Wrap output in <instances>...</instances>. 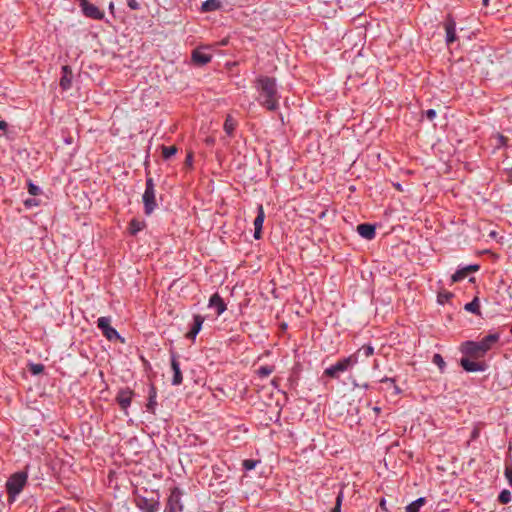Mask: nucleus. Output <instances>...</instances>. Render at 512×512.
Returning <instances> with one entry per match:
<instances>
[{
  "instance_id": "8",
  "label": "nucleus",
  "mask_w": 512,
  "mask_h": 512,
  "mask_svg": "<svg viewBox=\"0 0 512 512\" xmlns=\"http://www.w3.org/2000/svg\"><path fill=\"white\" fill-rule=\"evenodd\" d=\"M111 318L110 317H100L97 320V327L101 330L104 337L108 340H113L119 338L118 332L111 327Z\"/></svg>"
},
{
  "instance_id": "16",
  "label": "nucleus",
  "mask_w": 512,
  "mask_h": 512,
  "mask_svg": "<svg viewBox=\"0 0 512 512\" xmlns=\"http://www.w3.org/2000/svg\"><path fill=\"white\" fill-rule=\"evenodd\" d=\"M204 317L201 315H194L193 317V324L191 325L190 330L187 332L186 337L188 339H191L192 341L195 340L197 334L200 332L202 325L204 323Z\"/></svg>"
},
{
  "instance_id": "44",
  "label": "nucleus",
  "mask_w": 512,
  "mask_h": 512,
  "mask_svg": "<svg viewBox=\"0 0 512 512\" xmlns=\"http://www.w3.org/2000/svg\"><path fill=\"white\" fill-rule=\"evenodd\" d=\"M227 43H228V40H227V39H224V40H222V41L219 43V45H221V46H225V45H227Z\"/></svg>"
},
{
  "instance_id": "39",
  "label": "nucleus",
  "mask_w": 512,
  "mask_h": 512,
  "mask_svg": "<svg viewBox=\"0 0 512 512\" xmlns=\"http://www.w3.org/2000/svg\"><path fill=\"white\" fill-rule=\"evenodd\" d=\"M381 383H385V382H390L392 384H395V379L394 378H389V377H384L380 380Z\"/></svg>"
},
{
  "instance_id": "36",
  "label": "nucleus",
  "mask_w": 512,
  "mask_h": 512,
  "mask_svg": "<svg viewBox=\"0 0 512 512\" xmlns=\"http://www.w3.org/2000/svg\"><path fill=\"white\" fill-rule=\"evenodd\" d=\"M127 4H128V7L131 8L132 10H137L140 7L139 3L136 0H128Z\"/></svg>"
},
{
  "instance_id": "17",
  "label": "nucleus",
  "mask_w": 512,
  "mask_h": 512,
  "mask_svg": "<svg viewBox=\"0 0 512 512\" xmlns=\"http://www.w3.org/2000/svg\"><path fill=\"white\" fill-rule=\"evenodd\" d=\"M357 232L359 235L367 240H372L375 235V227L371 224H360L357 226Z\"/></svg>"
},
{
  "instance_id": "32",
  "label": "nucleus",
  "mask_w": 512,
  "mask_h": 512,
  "mask_svg": "<svg viewBox=\"0 0 512 512\" xmlns=\"http://www.w3.org/2000/svg\"><path fill=\"white\" fill-rule=\"evenodd\" d=\"M28 192L31 195L36 196V195H39L41 193V189H40V187H38L37 185L33 184L32 182H29L28 183Z\"/></svg>"
},
{
  "instance_id": "19",
  "label": "nucleus",
  "mask_w": 512,
  "mask_h": 512,
  "mask_svg": "<svg viewBox=\"0 0 512 512\" xmlns=\"http://www.w3.org/2000/svg\"><path fill=\"white\" fill-rule=\"evenodd\" d=\"M63 75L60 79V86L63 90H68L71 87L72 76L68 66L62 67Z\"/></svg>"
},
{
  "instance_id": "1",
  "label": "nucleus",
  "mask_w": 512,
  "mask_h": 512,
  "mask_svg": "<svg viewBox=\"0 0 512 512\" xmlns=\"http://www.w3.org/2000/svg\"><path fill=\"white\" fill-rule=\"evenodd\" d=\"M255 88L258 91L257 101L262 107L269 111L278 109L280 95L275 78L260 76L255 81Z\"/></svg>"
},
{
  "instance_id": "4",
  "label": "nucleus",
  "mask_w": 512,
  "mask_h": 512,
  "mask_svg": "<svg viewBox=\"0 0 512 512\" xmlns=\"http://www.w3.org/2000/svg\"><path fill=\"white\" fill-rule=\"evenodd\" d=\"M358 363V355L351 354L348 357H344L338 360L334 365L326 368L323 372L324 376L329 378H339L341 373L348 371Z\"/></svg>"
},
{
  "instance_id": "22",
  "label": "nucleus",
  "mask_w": 512,
  "mask_h": 512,
  "mask_svg": "<svg viewBox=\"0 0 512 512\" xmlns=\"http://www.w3.org/2000/svg\"><path fill=\"white\" fill-rule=\"evenodd\" d=\"M425 503L426 499L424 497H420L406 506V512H419Z\"/></svg>"
},
{
  "instance_id": "34",
  "label": "nucleus",
  "mask_w": 512,
  "mask_h": 512,
  "mask_svg": "<svg viewBox=\"0 0 512 512\" xmlns=\"http://www.w3.org/2000/svg\"><path fill=\"white\" fill-rule=\"evenodd\" d=\"M25 206L27 208H31V207H34V206H38L39 205V201L35 198H30V199H26L25 202H24Z\"/></svg>"
},
{
  "instance_id": "5",
  "label": "nucleus",
  "mask_w": 512,
  "mask_h": 512,
  "mask_svg": "<svg viewBox=\"0 0 512 512\" xmlns=\"http://www.w3.org/2000/svg\"><path fill=\"white\" fill-rule=\"evenodd\" d=\"M145 214L150 215L156 208V192L152 178L146 179L145 191L142 196Z\"/></svg>"
},
{
  "instance_id": "20",
  "label": "nucleus",
  "mask_w": 512,
  "mask_h": 512,
  "mask_svg": "<svg viewBox=\"0 0 512 512\" xmlns=\"http://www.w3.org/2000/svg\"><path fill=\"white\" fill-rule=\"evenodd\" d=\"M221 8V2L219 0H206L202 3L201 12H212Z\"/></svg>"
},
{
  "instance_id": "31",
  "label": "nucleus",
  "mask_w": 512,
  "mask_h": 512,
  "mask_svg": "<svg viewBox=\"0 0 512 512\" xmlns=\"http://www.w3.org/2000/svg\"><path fill=\"white\" fill-rule=\"evenodd\" d=\"M242 465L245 470L250 471L256 467L257 461L252 459H246L243 461Z\"/></svg>"
},
{
  "instance_id": "3",
  "label": "nucleus",
  "mask_w": 512,
  "mask_h": 512,
  "mask_svg": "<svg viewBox=\"0 0 512 512\" xmlns=\"http://www.w3.org/2000/svg\"><path fill=\"white\" fill-rule=\"evenodd\" d=\"M27 482L28 473L26 471H20L10 475L5 484L7 500L9 504H12L16 501L18 496L27 485Z\"/></svg>"
},
{
  "instance_id": "27",
  "label": "nucleus",
  "mask_w": 512,
  "mask_h": 512,
  "mask_svg": "<svg viewBox=\"0 0 512 512\" xmlns=\"http://www.w3.org/2000/svg\"><path fill=\"white\" fill-rule=\"evenodd\" d=\"M512 497H511V493L509 490H502L498 496V501L502 504H507L511 501Z\"/></svg>"
},
{
  "instance_id": "24",
  "label": "nucleus",
  "mask_w": 512,
  "mask_h": 512,
  "mask_svg": "<svg viewBox=\"0 0 512 512\" xmlns=\"http://www.w3.org/2000/svg\"><path fill=\"white\" fill-rule=\"evenodd\" d=\"M465 310L475 315H480V302L478 297H475L471 302L465 305Z\"/></svg>"
},
{
  "instance_id": "12",
  "label": "nucleus",
  "mask_w": 512,
  "mask_h": 512,
  "mask_svg": "<svg viewBox=\"0 0 512 512\" xmlns=\"http://www.w3.org/2000/svg\"><path fill=\"white\" fill-rule=\"evenodd\" d=\"M480 269L478 264H471L465 267L459 268L451 277V283L460 282L465 279L469 274L475 273Z\"/></svg>"
},
{
  "instance_id": "6",
  "label": "nucleus",
  "mask_w": 512,
  "mask_h": 512,
  "mask_svg": "<svg viewBox=\"0 0 512 512\" xmlns=\"http://www.w3.org/2000/svg\"><path fill=\"white\" fill-rule=\"evenodd\" d=\"M182 491L178 487H174L170 490V494L167 500L166 510L167 512H182L183 504L181 502Z\"/></svg>"
},
{
  "instance_id": "14",
  "label": "nucleus",
  "mask_w": 512,
  "mask_h": 512,
  "mask_svg": "<svg viewBox=\"0 0 512 512\" xmlns=\"http://www.w3.org/2000/svg\"><path fill=\"white\" fill-rule=\"evenodd\" d=\"M208 306H209V308H212V309L216 310V315L217 316L222 315L226 311V309H227V306H226L224 300L222 299V297L218 293H214L210 297Z\"/></svg>"
},
{
  "instance_id": "43",
  "label": "nucleus",
  "mask_w": 512,
  "mask_h": 512,
  "mask_svg": "<svg viewBox=\"0 0 512 512\" xmlns=\"http://www.w3.org/2000/svg\"><path fill=\"white\" fill-rule=\"evenodd\" d=\"M109 11H110L112 14L114 13V3H113V2H111V3L109 4Z\"/></svg>"
},
{
  "instance_id": "11",
  "label": "nucleus",
  "mask_w": 512,
  "mask_h": 512,
  "mask_svg": "<svg viewBox=\"0 0 512 512\" xmlns=\"http://www.w3.org/2000/svg\"><path fill=\"white\" fill-rule=\"evenodd\" d=\"M210 46L198 47L192 52V61L198 65H204L211 61L212 54L208 51Z\"/></svg>"
},
{
  "instance_id": "47",
  "label": "nucleus",
  "mask_w": 512,
  "mask_h": 512,
  "mask_svg": "<svg viewBox=\"0 0 512 512\" xmlns=\"http://www.w3.org/2000/svg\"><path fill=\"white\" fill-rule=\"evenodd\" d=\"M489 1H490V0H483V4H484L485 6H488Z\"/></svg>"
},
{
  "instance_id": "25",
  "label": "nucleus",
  "mask_w": 512,
  "mask_h": 512,
  "mask_svg": "<svg viewBox=\"0 0 512 512\" xmlns=\"http://www.w3.org/2000/svg\"><path fill=\"white\" fill-rule=\"evenodd\" d=\"M161 150L162 157L166 160L177 153V148L175 146H162Z\"/></svg>"
},
{
  "instance_id": "38",
  "label": "nucleus",
  "mask_w": 512,
  "mask_h": 512,
  "mask_svg": "<svg viewBox=\"0 0 512 512\" xmlns=\"http://www.w3.org/2000/svg\"><path fill=\"white\" fill-rule=\"evenodd\" d=\"M451 296H452V294H451V293H449V292H447V293H445V294H439V296H438V300H439V302H441V303H442V302H443V300H442V299H446V300H447V299H449Z\"/></svg>"
},
{
  "instance_id": "2",
  "label": "nucleus",
  "mask_w": 512,
  "mask_h": 512,
  "mask_svg": "<svg viewBox=\"0 0 512 512\" xmlns=\"http://www.w3.org/2000/svg\"><path fill=\"white\" fill-rule=\"evenodd\" d=\"M500 340L499 333H489L480 341H465L460 346V352L469 358H483Z\"/></svg>"
},
{
  "instance_id": "49",
  "label": "nucleus",
  "mask_w": 512,
  "mask_h": 512,
  "mask_svg": "<svg viewBox=\"0 0 512 512\" xmlns=\"http://www.w3.org/2000/svg\"><path fill=\"white\" fill-rule=\"evenodd\" d=\"M511 334H512V327H511V330H510Z\"/></svg>"
},
{
  "instance_id": "10",
  "label": "nucleus",
  "mask_w": 512,
  "mask_h": 512,
  "mask_svg": "<svg viewBox=\"0 0 512 512\" xmlns=\"http://www.w3.org/2000/svg\"><path fill=\"white\" fill-rule=\"evenodd\" d=\"M476 359L469 358L467 356L462 357L460 365L467 372H483L486 370L487 365L485 362L475 361Z\"/></svg>"
},
{
  "instance_id": "48",
  "label": "nucleus",
  "mask_w": 512,
  "mask_h": 512,
  "mask_svg": "<svg viewBox=\"0 0 512 512\" xmlns=\"http://www.w3.org/2000/svg\"><path fill=\"white\" fill-rule=\"evenodd\" d=\"M153 511H154V510H153V506H152V507L149 509V512H153Z\"/></svg>"
},
{
  "instance_id": "28",
  "label": "nucleus",
  "mask_w": 512,
  "mask_h": 512,
  "mask_svg": "<svg viewBox=\"0 0 512 512\" xmlns=\"http://www.w3.org/2000/svg\"><path fill=\"white\" fill-rule=\"evenodd\" d=\"M355 354H363L365 357H370L374 354V348L371 345L362 346Z\"/></svg>"
},
{
  "instance_id": "35",
  "label": "nucleus",
  "mask_w": 512,
  "mask_h": 512,
  "mask_svg": "<svg viewBox=\"0 0 512 512\" xmlns=\"http://www.w3.org/2000/svg\"><path fill=\"white\" fill-rule=\"evenodd\" d=\"M185 165L189 168L192 167L193 165V154L192 152H189L186 156V159H185Z\"/></svg>"
},
{
  "instance_id": "45",
  "label": "nucleus",
  "mask_w": 512,
  "mask_h": 512,
  "mask_svg": "<svg viewBox=\"0 0 512 512\" xmlns=\"http://www.w3.org/2000/svg\"><path fill=\"white\" fill-rule=\"evenodd\" d=\"M41 369H42L41 365L36 366L35 369H34V373L39 372Z\"/></svg>"
},
{
  "instance_id": "42",
  "label": "nucleus",
  "mask_w": 512,
  "mask_h": 512,
  "mask_svg": "<svg viewBox=\"0 0 512 512\" xmlns=\"http://www.w3.org/2000/svg\"><path fill=\"white\" fill-rule=\"evenodd\" d=\"M380 507H381L384 511H387V508H386V501H385V499H381V501H380Z\"/></svg>"
},
{
  "instance_id": "33",
  "label": "nucleus",
  "mask_w": 512,
  "mask_h": 512,
  "mask_svg": "<svg viewBox=\"0 0 512 512\" xmlns=\"http://www.w3.org/2000/svg\"><path fill=\"white\" fill-rule=\"evenodd\" d=\"M505 478L507 479L508 483L510 486H512V466L511 465H507L505 467Z\"/></svg>"
},
{
  "instance_id": "21",
  "label": "nucleus",
  "mask_w": 512,
  "mask_h": 512,
  "mask_svg": "<svg viewBox=\"0 0 512 512\" xmlns=\"http://www.w3.org/2000/svg\"><path fill=\"white\" fill-rule=\"evenodd\" d=\"M145 227V223L143 221L132 219L129 223V232L132 235H136L138 232L142 231Z\"/></svg>"
},
{
  "instance_id": "23",
  "label": "nucleus",
  "mask_w": 512,
  "mask_h": 512,
  "mask_svg": "<svg viewBox=\"0 0 512 512\" xmlns=\"http://www.w3.org/2000/svg\"><path fill=\"white\" fill-rule=\"evenodd\" d=\"M236 125H237L236 120L232 116L228 115L226 117V119H225V122H224V126H223L224 131L228 135H232L234 130H235V128H236Z\"/></svg>"
},
{
  "instance_id": "46",
  "label": "nucleus",
  "mask_w": 512,
  "mask_h": 512,
  "mask_svg": "<svg viewBox=\"0 0 512 512\" xmlns=\"http://www.w3.org/2000/svg\"><path fill=\"white\" fill-rule=\"evenodd\" d=\"M477 435H478V432H477L476 430H475V431H473V433H472V438H473V439H475V438L477 437Z\"/></svg>"
},
{
  "instance_id": "30",
  "label": "nucleus",
  "mask_w": 512,
  "mask_h": 512,
  "mask_svg": "<svg viewBox=\"0 0 512 512\" xmlns=\"http://www.w3.org/2000/svg\"><path fill=\"white\" fill-rule=\"evenodd\" d=\"M343 497V492L340 491L336 497L335 507L332 509V512H341Z\"/></svg>"
},
{
  "instance_id": "40",
  "label": "nucleus",
  "mask_w": 512,
  "mask_h": 512,
  "mask_svg": "<svg viewBox=\"0 0 512 512\" xmlns=\"http://www.w3.org/2000/svg\"><path fill=\"white\" fill-rule=\"evenodd\" d=\"M498 140H499V144L506 145L507 138L504 137L503 135H498Z\"/></svg>"
},
{
  "instance_id": "7",
  "label": "nucleus",
  "mask_w": 512,
  "mask_h": 512,
  "mask_svg": "<svg viewBox=\"0 0 512 512\" xmlns=\"http://www.w3.org/2000/svg\"><path fill=\"white\" fill-rule=\"evenodd\" d=\"M79 6L83 15L93 20H102L104 12L101 11L96 5L90 3L88 0H78Z\"/></svg>"
},
{
  "instance_id": "15",
  "label": "nucleus",
  "mask_w": 512,
  "mask_h": 512,
  "mask_svg": "<svg viewBox=\"0 0 512 512\" xmlns=\"http://www.w3.org/2000/svg\"><path fill=\"white\" fill-rule=\"evenodd\" d=\"M171 368L173 371L172 384L175 386L182 384L183 376H182V372L180 369V363L178 361L177 355L174 353L171 355Z\"/></svg>"
},
{
  "instance_id": "41",
  "label": "nucleus",
  "mask_w": 512,
  "mask_h": 512,
  "mask_svg": "<svg viewBox=\"0 0 512 512\" xmlns=\"http://www.w3.org/2000/svg\"><path fill=\"white\" fill-rule=\"evenodd\" d=\"M7 128V123L5 121L0 120V130L5 131Z\"/></svg>"
},
{
  "instance_id": "37",
  "label": "nucleus",
  "mask_w": 512,
  "mask_h": 512,
  "mask_svg": "<svg viewBox=\"0 0 512 512\" xmlns=\"http://www.w3.org/2000/svg\"><path fill=\"white\" fill-rule=\"evenodd\" d=\"M426 117L429 119V120H433L435 117H436V111L433 110V109H429L426 111Z\"/></svg>"
},
{
  "instance_id": "18",
  "label": "nucleus",
  "mask_w": 512,
  "mask_h": 512,
  "mask_svg": "<svg viewBox=\"0 0 512 512\" xmlns=\"http://www.w3.org/2000/svg\"><path fill=\"white\" fill-rule=\"evenodd\" d=\"M446 42L448 45L456 40V23L454 20L449 19L445 23Z\"/></svg>"
},
{
  "instance_id": "26",
  "label": "nucleus",
  "mask_w": 512,
  "mask_h": 512,
  "mask_svg": "<svg viewBox=\"0 0 512 512\" xmlns=\"http://www.w3.org/2000/svg\"><path fill=\"white\" fill-rule=\"evenodd\" d=\"M432 362L438 366L440 372H444L445 370V367H446V363L443 359V357L440 355V354H434L433 355V358H432Z\"/></svg>"
},
{
  "instance_id": "13",
  "label": "nucleus",
  "mask_w": 512,
  "mask_h": 512,
  "mask_svg": "<svg viewBox=\"0 0 512 512\" xmlns=\"http://www.w3.org/2000/svg\"><path fill=\"white\" fill-rule=\"evenodd\" d=\"M265 219V212L263 206L260 204L257 207V216L254 220V238L259 240L262 237V228Z\"/></svg>"
},
{
  "instance_id": "29",
  "label": "nucleus",
  "mask_w": 512,
  "mask_h": 512,
  "mask_svg": "<svg viewBox=\"0 0 512 512\" xmlns=\"http://www.w3.org/2000/svg\"><path fill=\"white\" fill-rule=\"evenodd\" d=\"M274 371V367L273 366H261L258 370H257V374L258 376H260L261 378H264V377H267L269 376L270 374H272Z\"/></svg>"
},
{
  "instance_id": "9",
  "label": "nucleus",
  "mask_w": 512,
  "mask_h": 512,
  "mask_svg": "<svg viewBox=\"0 0 512 512\" xmlns=\"http://www.w3.org/2000/svg\"><path fill=\"white\" fill-rule=\"evenodd\" d=\"M133 396L134 392L130 388H122L117 393L116 402L126 415L128 414V408L131 405Z\"/></svg>"
}]
</instances>
